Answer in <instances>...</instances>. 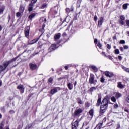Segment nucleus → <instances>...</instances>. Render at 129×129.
<instances>
[{
    "label": "nucleus",
    "instance_id": "nucleus-32",
    "mask_svg": "<svg viewBox=\"0 0 129 129\" xmlns=\"http://www.w3.org/2000/svg\"><path fill=\"white\" fill-rule=\"evenodd\" d=\"M114 53L116 54V55H117L118 54H119V50L118 49H116L115 50H114Z\"/></svg>",
    "mask_w": 129,
    "mask_h": 129
},
{
    "label": "nucleus",
    "instance_id": "nucleus-9",
    "mask_svg": "<svg viewBox=\"0 0 129 129\" xmlns=\"http://www.w3.org/2000/svg\"><path fill=\"white\" fill-rule=\"evenodd\" d=\"M25 35L26 38L29 39V37L30 36V28L27 27L24 30Z\"/></svg>",
    "mask_w": 129,
    "mask_h": 129
},
{
    "label": "nucleus",
    "instance_id": "nucleus-22",
    "mask_svg": "<svg viewBox=\"0 0 129 129\" xmlns=\"http://www.w3.org/2000/svg\"><path fill=\"white\" fill-rule=\"evenodd\" d=\"M91 68L93 69L94 72H97V71H98V69H97V68L94 66H92Z\"/></svg>",
    "mask_w": 129,
    "mask_h": 129
},
{
    "label": "nucleus",
    "instance_id": "nucleus-11",
    "mask_svg": "<svg viewBox=\"0 0 129 129\" xmlns=\"http://www.w3.org/2000/svg\"><path fill=\"white\" fill-rule=\"evenodd\" d=\"M79 122L77 120L73 123L72 129H77L78 127Z\"/></svg>",
    "mask_w": 129,
    "mask_h": 129
},
{
    "label": "nucleus",
    "instance_id": "nucleus-37",
    "mask_svg": "<svg viewBox=\"0 0 129 129\" xmlns=\"http://www.w3.org/2000/svg\"><path fill=\"white\" fill-rule=\"evenodd\" d=\"M85 105H86V107H89V106H90V103L88 102H86L85 103Z\"/></svg>",
    "mask_w": 129,
    "mask_h": 129
},
{
    "label": "nucleus",
    "instance_id": "nucleus-8",
    "mask_svg": "<svg viewBox=\"0 0 129 129\" xmlns=\"http://www.w3.org/2000/svg\"><path fill=\"white\" fill-rule=\"evenodd\" d=\"M50 12L52 14V15H57V14L58 13V7H55L52 8L50 10Z\"/></svg>",
    "mask_w": 129,
    "mask_h": 129
},
{
    "label": "nucleus",
    "instance_id": "nucleus-30",
    "mask_svg": "<svg viewBox=\"0 0 129 129\" xmlns=\"http://www.w3.org/2000/svg\"><path fill=\"white\" fill-rule=\"evenodd\" d=\"M47 8V4H44L41 6V9H44Z\"/></svg>",
    "mask_w": 129,
    "mask_h": 129
},
{
    "label": "nucleus",
    "instance_id": "nucleus-61",
    "mask_svg": "<svg viewBox=\"0 0 129 129\" xmlns=\"http://www.w3.org/2000/svg\"><path fill=\"white\" fill-rule=\"evenodd\" d=\"M8 22H9L11 20V15H8Z\"/></svg>",
    "mask_w": 129,
    "mask_h": 129
},
{
    "label": "nucleus",
    "instance_id": "nucleus-60",
    "mask_svg": "<svg viewBox=\"0 0 129 129\" xmlns=\"http://www.w3.org/2000/svg\"><path fill=\"white\" fill-rule=\"evenodd\" d=\"M94 43L96 45L98 42H97V39L94 40Z\"/></svg>",
    "mask_w": 129,
    "mask_h": 129
},
{
    "label": "nucleus",
    "instance_id": "nucleus-58",
    "mask_svg": "<svg viewBox=\"0 0 129 129\" xmlns=\"http://www.w3.org/2000/svg\"><path fill=\"white\" fill-rule=\"evenodd\" d=\"M119 49H120V51H121V52H123V47H120Z\"/></svg>",
    "mask_w": 129,
    "mask_h": 129
},
{
    "label": "nucleus",
    "instance_id": "nucleus-3",
    "mask_svg": "<svg viewBox=\"0 0 129 129\" xmlns=\"http://www.w3.org/2000/svg\"><path fill=\"white\" fill-rule=\"evenodd\" d=\"M94 78H95L94 75L91 74L90 76V78H89V81L90 84H94L95 85V84H96L95 82H96L97 81L94 80Z\"/></svg>",
    "mask_w": 129,
    "mask_h": 129
},
{
    "label": "nucleus",
    "instance_id": "nucleus-42",
    "mask_svg": "<svg viewBox=\"0 0 129 129\" xmlns=\"http://www.w3.org/2000/svg\"><path fill=\"white\" fill-rule=\"evenodd\" d=\"M29 20H32L33 19V14H31L28 17Z\"/></svg>",
    "mask_w": 129,
    "mask_h": 129
},
{
    "label": "nucleus",
    "instance_id": "nucleus-23",
    "mask_svg": "<svg viewBox=\"0 0 129 129\" xmlns=\"http://www.w3.org/2000/svg\"><path fill=\"white\" fill-rule=\"evenodd\" d=\"M40 22H43L44 23H45L47 22V19L45 17H42L40 19Z\"/></svg>",
    "mask_w": 129,
    "mask_h": 129
},
{
    "label": "nucleus",
    "instance_id": "nucleus-55",
    "mask_svg": "<svg viewBox=\"0 0 129 129\" xmlns=\"http://www.w3.org/2000/svg\"><path fill=\"white\" fill-rule=\"evenodd\" d=\"M30 128H31V126H30L29 125H27L26 127L25 128V129H30Z\"/></svg>",
    "mask_w": 129,
    "mask_h": 129
},
{
    "label": "nucleus",
    "instance_id": "nucleus-16",
    "mask_svg": "<svg viewBox=\"0 0 129 129\" xmlns=\"http://www.w3.org/2000/svg\"><path fill=\"white\" fill-rule=\"evenodd\" d=\"M102 124L103 123H99L97 124V125L94 128V129H100L102 127Z\"/></svg>",
    "mask_w": 129,
    "mask_h": 129
},
{
    "label": "nucleus",
    "instance_id": "nucleus-49",
    "mask_svg": "<svg viewBox=\"0 0 129 129\" xmlns=\"http://www.w3.org/2000/svg\"><path fill=\"white\" fill-rule=\"evenodd\" d=\"M97 16L96 15H95L94 17V20L95 22H97Z\"/></svg>",
    "mask_w": 129,
    "mask_h": 129
},
{
    "label": "nucleus",
    "instance_id": "nucleus-17",
    "mask_svg": "<svg viewBox=\"0 0 129 129\" xmlns=\"http://www.w3.org/2000/svg\"><path fill=\"white\" fill-rule=\"evenodd\" d=\"M121 96H122V95L118 92L116 93L115 95V97L116 98V99H118V98H120V97H121Z\"/></svg>",
    "mask_w": 129,
    "mask_h": 129
},
{
    "label": "nucleus",
    "instance_id": "nucleus-56",
    "mask_svg": "<svg viewBox=\"0 0 129 129\" xmlns=\"http://www.w3.org/2000/svg\"><path fill=\"white\" fill-rule=\"evenodd\" d=\"M114 108H117L118 107V105L117 104H114Z\"/></svg>",
    "mask_w": 129,
    "mask_h": 129
},
{
    "label": "nucleus",
    "instance_id": "nucleus-34",
    "mask_svg": "<svg viewBox=\"0 0 129 129\" xmlns=\"http://www.w3.org/2000/svg\"><path fill=\"white\" fill-rule=\"evenodd\" d=\"M118 23H119V24H120L121 25H124V22L123 21V20H119L118 21Z\"/></svg>",
    "mask_w": 129,
    "mask_h": 129
},
{
    "label": "nucleus",
    "instance_id": "nucleus-29",
    "mask_svg": "<svg viewBox=\"0 0 129 129\" xmlns=\"http://www.w3.org/2000/svg\"><path fill=\"white\" fill-rule=\"evenodd\" d=\"M44 28H45V24H43L42 29H40L39 32H41V33H44Z\"/></svg>",
    "mask_w": 129,
    "mask_h": 129
},
{
    "label": "nucleus",
    "instance_id": "nucleus-57",
    "mask_svg": "<svg viewBox=\"0 0 129 129\" xmlns=\"http://www.w3.org/2000/svg\"><path fill=\"white\" fill-rule=\"evenodd\" d=\"M62 37H66L67 36V34L66 33V32H64L62 35Z\"/></svg>",
    "mask_w": 129,
    "mask_h": 129
},
{
    "label": "nucleus",
    "instance_id": "nucleus-62",
    "mask_svg": "<svg viewBox=\"0 0 129 129\" xmlns=\"http://www.w3.org/2000/svg\"><path fill=\"white\" fill-rule=\"evenodd\" d=\"M108 58L110 60H112V57L110 55H108Z\"/></svg>",
    "mask_w": 129,
    "mask_h": 129
},
{
    "label": "nucleus",
    "instance_id": "nucleus-63",
    "mask_svg": "<svg viewBox=\"0 0 129 129\" xmlns=\"http://www.w3.org/2000/svg\"><path fill=\"white\" fill-rule=\"evenodd\" d=\"M124 80H125V81H129V78H125Z\"/></svg>",
    "mask_w": 129,
    "mask_h": 129
},
{
    "label": "nucleus",
    "instance_id": "nucleus-28",
    "mask_svg": "<svg viewBox=\"0 0 129 129\" xmlns=\"http://www.w3.org/2000/svg\"><path fill=\"white\" fill-rule=\"evenodd\" d=\"M111 101H112L113 102H116V98H115V97L114 96H112L111 98Z\"/></svg>",
    "mask_w": 129,
    "mask_h": 129
},
{
    "label": "nucleus",
    "instance_id": "nucleus-21",
    "mask_svg": "<svg viewBox=\"0 0 129 129\" xmlns=\"http://www.w3.org/2000/svg\"><path fill=\"white\" fill-rule=\"evenodd\" d=\"M97 89V87H92V88H91L90 89H89V91L90 92H93V91L96 90V89Z\"/></svg>",
    "mask_w": 129,
    "mask_h": 129
},
{
    "label": "nucleus",
    "instance_id": "nucleus-10",
    "mask_svg": "<svg viewBox=\"0 0 129 129\" xmlns=\"http://www.w3.org/2000/svg\"><path fill=\"white\" fill-rule=\"evenodd\" d=\"M61 38V33H56L54 36V41L58 42V40Z\"/></svg>",
    "mask_w": 129,
    "mask_h": 129
},
{
    "label": "nucleus",
    "instance_id": "nucleus-15",
    "mask_svg": "<svg viewBox=\"0 0 129 129\" xmlns=\"http://www.w3.org/2000/svg\"><path fill=\"white\" fill-rule=\"evenodd\" d=\"M5 9H6V6H5V5H2V6H1L0 14L4 13V12L5 11Z\"/></svg>",
    "mask_w": 129,
    "mask_h": 129
},
{
    "label": "nucleus",
    "instance_id": "nucleus-27",
    "mask_svg": "<svg viewBox=\"0 0 129 129\" xmlns=\"http://www.w3.org/2000/svg\"><path fill=\"white\" fill-rule=\"evenodd\" d=\"M4 126H5L4 121H2L0 123V129H4Z\"/></svg>",
    "mask_w": 129,
    "mask_h": 129
},
{
    "label": "nucleus",
    "instance_id": "nucleus-6",
    "mask_svg": "<svg viewBox=\"0 0 129 129\" xmlns=\"http://www.w3.org/2000/svg\"><path fill=\"white\" fill-rule=\"evenodd\" d=\"M104 75L106 77H109V78H111V77H113L114 76V75H113V73L112 72H109V71H105L104 72Z\"/></svg>",
    "mask_w": 129,
    "mask_h": 129
},
{
    "label": "nucleus",
    "instance_id": "nucleus-64",
    "mask_svg": "<svg viewBox=\"0 0 129 129\" xmlns=\"http://www.w3.org/2000/svg\"><path fill=\"white\" fill-rule=\"evenodd\" d=\"M21 75H22V72H20L18 74V76H21Z\"/></svg>",
    "mask_w": 129,
    "mask_h": 129
},
{
    "label": "nucleus",
    "instance_id": "nucleus-31",
    "mask_svg": "<svg viewBox=\"0 0 129 129\" xmlns=\"http://www.w3.org/2000/svg\"><path fill=\"white\" fill-rule=\"evenodd\" d=\"M36 69H38V66L36 64H33V70H36Z\"/></svg>",
    "mask_w": 129,
    "mask_h": 129
},
{
    "label": "nucleus",
    "instance_id": "nucleus-54",
    "mask_svg": "<svg viewBox=\"0 0 129 129\" xmlns=\"http://www.w3.org/2000/svg\"><path fill=\"white\" fill-rule=\"evenodd\" d=\"M126 101L129 103V96H128L125 99Z\"/></svg>",
    "mask_w": 129,
    "mask_h": 129
},
{
    "label": "nucleus",
    "instance_id": "nucleus-45",
    "mask_svg": "<svg viewBox=\"0 0 129 129\" xmlns=\"http://www.w3.org/2000/svg\"><path fill=\"white\" fill-rule=\"evenodd\" d=\"M29 67L30 69H32V70H33V63H30L29 64Z\"/></svg>",
    "mask_w": 129,
    "mask_h": 129
},
{
    "label": "nucleus",
    "instance_id": "nucleus-41",
    "mask_svg": "<svg viewBox=\"0 0 129 129\" xmlns=\"http://www.w3.org/2000/svg\"><path fill=\"white\" fill-rule=\"evenodd\" d=\"M119 43L120 44H125V41H124V40H121L119 41Z\"/></svg>",
    "mask_w": 129,
    "mask_h": 129
},
{
    "label": "nucleus",
    "instance_id": "nucleus-38",
    "mask_svg": "<svg viewBox=\"0 0 129 129\" xmlns=\"http://www.w3.org/2000/svg\"><path fill=\"white\" fill-rule=\"evenodd\" d=\"M69 67H71V64H69L68 66H66L64 67V69L66 70H68V68H69Z\"/></svg>",
    "mask_w": 129,
    "mask_h": 129
},
{
    "label": "nucleus",
    "instance_id": "nucleus-52",
    "mask_svg": "<svg viewBox=\"0 0 129 129\" xmlns=\"http://www.w3.org/2000/svg\"><path fill=\"white\" fill-rule=\"evenodd\" d=\"M128 48V46H127V45H124L123 46V49H124L125 50H126Z\"/></svg>",
    "mask_w": 129,
    "mask_h": 129
},
{
    "label": "nucleus",
    "instance_id": "nucleus-53",
    "mask_svg": "<svg viewBox=\"0 0 129 129\" xmlns=\"http://www.w3.org/2000/svg\"><path fill=\"white\" fill-rule=\"evenodd\" d=\"M33 44V40H31L30 41V40H28V44L29 45H32Z\"/></svg>",
    "mask_w": 129,
    "mask_h": 129
},
{
    "label": "nucleus",
    "instance_id": "nucleus-50",
    "mask_svg": "<svg viewBox=\"0 0 129 129\" xmlns=\"http://www.w3.org/2000/svg\"><path fill=\"white\" fill-rule=\"evenodd\" d=\"M32 96H33V94H30L28 95V100H29L30 99V98L31 97H32Z\"/></svg>",
    "mask_w": 129,
    "mask_h": 129
},
{
    "label": "nucleus",
    "instance_id": "nucleus-40",
    "mask_svg": "<svg viewBox=\"0 0 129 129\" xmlns=\"http://www.w3.org/2000/svg\"><path fill=\"white\" fill-rule=\"evenodd\" d=\"M96 45H97V46L99 47V48L101 49V47H102V45H101V44H100V42H98Z\"/></svg>",
    "mask_w": 129,
    "mask_h": 129
},
{
    "label": "nucleus",
    "instance_id": "nucleus-13",
    "mask_svg": "<svg viewBox=\"0 0 129 129\" xmlns=\"http://www.w3.org/2000/svg\"><path fill=\"white\" fill-rule=\"evenodd\" d=\"M28 11L30 12L33 11V0H31V2L28 6Z\"/></svg>",
    "mask_w": 129,
    "mask_h": 129
},
{
    "label": "nucleus",
    "instance_id": "nucleus-48",
    "mask_svg": "<svg viewBox=\"0 0 129 129\" xmlns=\"http://www.w3.org/2000/svg\"><path fill=\"white\" fill-rule=\"evenodd\" d=\"M52 81H53V78H50L48 79V82H50V83H52Z\"/></svg>",
    "mask_w": 129,
    "mask_h": 129
},
{
    "label": "nucleus",
    "instance_id": "nucleus-47",
    "mask_svg": "<svg viewBox=\"0 0 129 129\" xmlns=\"http://www.w3.org/2000/svg\"><path fill=\"white\" fill-rule=\"evenodd\" d=\"M118 59L119 61H121L122 60V57L120 55L118 56Z\"/></svg>",
    "mask_w": 129,
    "mask_h": 129
},
{
    "label": "nucleus",
    "instance_id": "nucleus-1",
    "mask_svg": "<svg viewBox=\"0 0 129 129\" xmlns=\"http://www.w3.org/2000/svg\"><path fill=\"white\" fill-rule=\"evenodd\" d=\"M100 114L102 115V114L106 111V109H107L108 107V100L106 98H104L101 102V97H98L96 106H100Z\"/></svg>",
    "mask_w": 129,
    "mask_h": 129
},
{
    "label": "nucleus",
    "instance_id": "nucleus-35",
    "mask_svg": "<svg viewBox=\"0 0 129 129\" xmlns=\"http://www.w3.org/2000/svg\"><path fill=\"white\" fill-rule=\"evenodd\" d=\"M78 103L79 104H82V100L80 98L78 99Z\"/></svg>",
    "mask_w": 129,
    "mask_h": 129
},
{
    "label": "nucleus",
    "instance_id": "nucleus-2",
    "mask_svg": "<svg viewBox=\"0 0 129 129\" xmlns=\"http://www.w3.org/2000/svg\"><path fill=\"white\" fill-rule=\"evenodd\" d=\"M20 56H21V55H17L16 57H14L9 60L4 61L2 65H0V73H2L3 72V71H5V70L8 68V66H9V64L13 63V62H16Z\"/></svg>",
    "mask_w": 129,
    "mask_h": 129
},
{
    "label": "nucleus",
    "instance_id": "nucleus-7",
    "mask_svg": "<svg viewBox=\"0 0 129 129\" xmlns=\"http://www.w3.org/2000/svg\"><path fill=\"white\" fill-rule=\"evenodd\" d=\"M83 112V110H82L81 108L76 109L74 112V115L76 116H78V115H79L80 113H82Z\"/></svg>",
    "mask_w": 129,
    "mask_h": 129
},
{
    "label": "nucleus",
    "instance_id": "nucleus-36",
    "mask_svg": "<svg viewBox=\"0 0 129 129\" xmlns=\"http://www.w3.org/2000/svg\"><path fill=\"white\" fill-rule=\"evenodd\" d=\"M105 79H104V78L103 77H101L100 78V81L102 83H103L105 81Z\"/></svg>",
    "mask_w": 129,
    "mask_h": 129
},
{
    "label": "nucleus",
    "instance_id": "nucleus-4",
    "mask_svg": "<svg viewBox=\"0 0 129 129\" xmlns=\"http://www.w3.org/2000/svg\"><path fill=\"white\" fill-rule=\"evenodd\" d=\"M58 90H61V88L60 87H55L51 89L50 91L51 94H52V95H53V94H55V93H57V92H58Z\"/></svg>",
    "mask_w": 129,
    "mask_h": 129
},
{
    "label": "nucleus",
    "instance_id": "nucleus-12",
    "mask_svg": "<svg viewBox=\"0 0 129 129\" xmlns=\"http://www.w3.org/2000/svg\"><path fill=\"white\" fill-rule=\"evenodd\" d=\"M56 48V45L55 44H53L51 45V46L49 47L48 49L49 52H51L52 51H54V50H55Z\"/></svg>",
    "mask_w": 129,
    "mask_h": 129
},
{
    "label": "nucleus",
    "instance_id": "nucleus-26",
    "mask_svg": "<svg viewBox=\"0 0 129 129\" xmlns=\"http://www.w3.org/2000/svg\"><path fill=\"white\" fill-rule=\"evenodd\" d=\"M89 113L90 115L91 116V117H92V116H93V113H94L93 109H91L89 111Z\"/></svg>",
    "mask_w": 129,
    "mask_h": 129
},
{
    "label": "nucleus",
    "instance_id": "nucleus-39",
    "mask_svg": "<svg viewBox=\"0 0 129 129\" xmlns=\"http://www.w3.org/2000/svg\"><path fill=\"white\" fill-rule=\"evenodd\" d=\"M38 40H39V38H36V39H33V44H35V43H37V42H38Z\"/></svg>",
    "mask_w": 129,
    "mask_h": 129
},
{
    "label": "nucleus",
    "instance_id": "nucleus-20",
    "mask_svg": "<svg viewBox=\"0 0 129 129\" xmlns=\"http://www.w3.org/2000/svg\"><path fill=\"white\" fill-rule=\"evenodd\" d=\"M117 87L118 88H120V89H121L123 88V85L121 84V82H118L117 83Z\"/></svg>",
    "mask_w": 129,
    "mask_h": 129
},
{
    "label": "nucleus",
    "instance_id": "nucleus-19",
    "mask_svg": "<svg viewBox=\"0 0 129 129\" xmlns=\"http://www.w3.org/2000/svg\"><path fill=\"white\" fill-rule=\"evenodd\" d=\"M68 87L70 90H72V89H73V84H72L71 83H69L68 84Z\"/></svg>",
    "mask_w": 129,
    "mask_h": 129
},
{
    "label": "nucleus",
    "instance_id": "nucleus-44",
    "mask_svg": "<svg viewBox=\"0 0 129 129\" xmlns=\"http://www.w3.org/2000/svg\"><path fill=\"white\" fill-rule=\"evenodd\" d=\"M21 14L20 13V12H17L16 13V16L18 17H21Z\"/></svg>",
    "mask_w": 129,
    "mask_h": 129
},
{
    "label": "nucleus",
    "instance_id": "nucleus-59",
    "mask_svg": "<svg viewBox=\"0 0 129 129\" xmlns=\"http://www.w3.org/2000/svg\"><path fill=\"white\" fill-rule=\"evenodd\" d=\"M126 24L127 25V26H129V20H126Z\"/></svg>",
    "mask_w": 129,
    "mask_h": 129
},
{
    "label": "nucleus",
    "instance_id": "nucleus-25",
    "mask_svg": "<svg viewBox=\"0 0 129 129\" xmlns=\"http://www.w3.org/2000/svg\"><path fill=\"white\" fill-rule=\"evenodd\" d=\"M128 6V4H124L122 6V8L123 10H126L127 9V6Z\"/></svg>",
    "mask_w": 129,
    "mask_h": 129
},
{
    "label": "nucleus",
    "instance_id": "nucleus-18",
    "mask_svg": "<svg viewBox=\"0 0 129 129\" xmlns=\"http://www.w3.org/2000/svg\"><path fill=\"white\" fill-rule=\"evenodd\" d=\"M74 10V9L73 8V7H72V8H71V9H69V8H67V9H66V13H67V14H69V13H70V12H73Z\"/></svg>",
    "mask_w": 129,
    "mask_h": 129
},
{
    "label": "nucleus",
    "instance_id": "nucleus-33",
    "mask_svg": "<svg viewBox=\"0 0 129 129\" xmlns=\"http://www.w3.org/2000/svg\"><path fill=\"white\" fill-rule=\"evenodd\" d=\"M120 20L122 21H124V20H125V17H124V15H121L120 16Z\"/></svg>",
    "mask_w": 129,
    "mask_h": 129
},
{
    "label": "nucleus",
    "instance_id": "nucleus-5",
    "mask_svg": "<svg viewBox=\"0 0 129 129\" xmlns=\"http://www.w3.org/2000/svg\"><path fill=\"white\" fill-rule=\"evenodd\" d=\"M17 89H19L20 91V93L21 94H23L24 92H25V87H24V85L20 84L18 86Z\"/></svg>",
    "mask_w": 129,
    "mask_h": 129
},
{
    "label": "nucleus",
    "instance_id": "nucleus-24",
    "mask_svg": "<svg viewBox=\"0 0 129 129\" xmlns=\"http://www.w3.org/2000/svg\"><path fill=\"white\" fill-rule=\"evenodd\" d=\"M25 11V7L23 6H21L19 9V12L21 13H24V11Z\"/></svg>",
    "mask_w": 129,
    "mask_h": 129
},
{
    "label": "nucleus",
    "instance_id": "nucleus-43",
    "mask_svg": "<svg viewBox=\"0 0 129 129\" xmlns=\"http://www.w3.org/2000/svg\"><path fill=\"white\" fill-rule=\"evenodd\" d=\"M107 48L109 50H110V49L111 48V46H110V45H109V44H107Z\"/></svg>",
    "mask_w": 129,
    "mask_h": 129
},
{
    "label": "nucleus",
    "instance_id": "nucleus-14",
    "mask_svg": "<svg viewBox=\"0 0 129 129\" xmlns=\"http://www.w3.org/2000/svg\"><path fill=\"white\" fill-rule=\"evenodd\" d=\"M102 23H103V18L102 17H101L99 18V20H98L99 27H100V26H101V25H102Z\"/></svg>",
    "mask_w": 129,
    "mask_h": 129
},
{
    "label": "nucleus",
    "instance_id": "nucleus-51",
    "mask_svg": "<svg viewBox=\"0 0 129 129\" xmlns=\"http://www.w3.org/2000/svg\"><path fill=\"white\" fill-rule=\"evenodd\" d=\"M1 110H2V111H4V112H5V111H6V109H5V106L1 107Z\"/></svg>",
    "mask_w": 129,
    "mask_h": 129
},
{
    "label": "nucleus",
    "instance_id": "nucleus-46",
    "mask_svg": "<svg viewBox=\"0 0 129 129\" xmlns=\"http://www.w3.org/2000/svg\"><path fill=\"white\" fill-rule=\"evenodd\" d=\"M9 113H10V114H13V113H15V111H14L13 110H10L9 111Z\"/></svg>",
    "mask_w": 129,
    "mask_h": 129
}]
</instances>
